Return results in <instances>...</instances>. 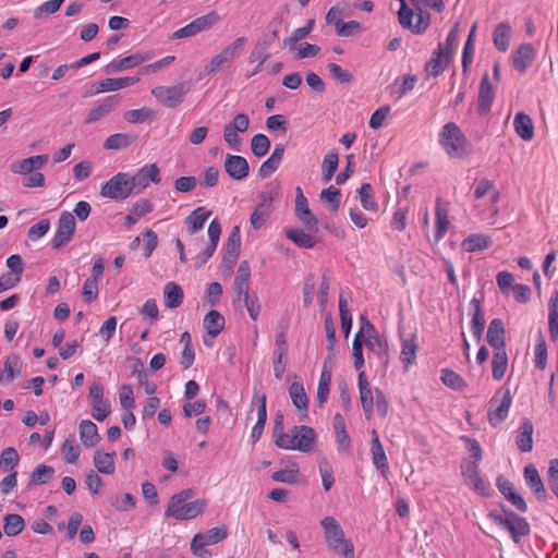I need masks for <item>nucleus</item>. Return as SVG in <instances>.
I'll use <instances>...</instances> for the list:
<instances>
[{"label": "nucleus", "mask_w": 558, "mask_h": 558, "mask_svg": "<svg viewBox=\"0 0 558 558\" xmlns=\"http://www.w3.org/2000/svg\"><path fill=\"white\" fill-rule=\"evenodd\" d=\"M134 194L129 173L119 172L108 180L100 190V195L114 201H124Z\"/></svg>", "instance_id": "nucleus-8"}, {"label": "nucleus", "mask_w": 558, "mask_h": 558, "mask_svg": "<svg viewBox=\"0 0 558 558\" xmlns=\"http://www.w3.org/2000/svg\"><path fill=\"white\" fill-rule=\"evenodd\" d=\"M511 37V27L508 23H499L494 31V44L500 51H506L509 47Z\"/></svg>", "instance_id": "nucleus-48"}, {"label": "nucleus", "mask_w": 558, "mask_h": 558, "mask_svg": "<svg viewBox=\"0 0 558 558\" xmlns=\"http://www.w3.org/2000/svg\"><path fill=\"white\" fill-rule=\"evenodd\" d=\"M270 148V141L265 134H256L252 137L251 149L256 157L265 156Z\"/></svg>", "instance_id": "nucleus-58"}, {"label": "nucleus", "mask_w": 558, "mask_h": 558, "mask_svg": "<svg viewBox=\"0 0 558 558\" xmlns=\"http://www.w3.org/2000/svg\"><path fill=\"white\" fill-rule=\"evenodd\" d=\"M89 399L93 407V416L101 422L110 413V403L104 399V387L100 383H93L89 387Z\"/></svg>", "instance_id": "nucleus-17"}, {"label": "nucleus", "mask_w": 558, "mask_h": 558, "mask_svg": "<svg viewBox=\"0 0 558 558\" xmlns=\"http://www.w3.org/2000/svg\"><path fill=\"white\" fill-rule=\"evenodd\" d=\"M319 197L322 201L329 204L330 209L332 211L338 210L340 203H341V193L333 185H330L329 187L324 189L320 192Z\"/></svg>", "instance_id": "nucleus-59"}, {"label": "nucleus", "mask_w": 558, "mask_h": 558, "mask_svg": "<svg viewBox=\"0 0 558 558\" xmlns=\"http://www.w3.org/2000/svg\"><path fill=\"white\" fill-rule=\"evenodd\" d=\"M339 155L336 150L327 153L322 163V179L325 183L329 182L338 169Z\"/></svg>", "instance_id": "nucleus-45"}, {"label": "nucleus", "mask_w": 558, "mask_h": 558, "mask_svg": "<svg viewBox=\"0 0 558 558\" xmlns=\"http://www.w3.org/2000/svg\"><path fill=\"white\" fill-rule=\"evenodd\" d=\"M4 376L8 380H13L15 377L20 376L22 373V364L16 355H11L4 361Z\"/></svg>", "instance_id": "nucleus-61"}, {"label": "nucleus", "mask_w": 558, "mask_h": 558, "mask_svg": "<svg viewBox=\"0 0 558 558\" xmlns=\"http://www.w3.org/2000/svg\"><path fill=\"white\" fill-rule=\"evenodd\" d=\"M318 470L325 492H328L335 484L333 471L330 462L326 457H320L318 461Z\"/></svg>", "instance_id": "nucleus-52"}, {"label": "nucleus", "mask_w": 558, "mask_h": 558, "mask_svg": "<svg viewBox=\"0 0 558 558\" xmlns=\"http://www.w3.org/2000/svg\"><path fill=\"white\" fill-rule=\"evenodd\" d=\"M25 527V521L22 515L11 513L3 518V531L7 536L19 535Z\"/></svg>", "instance_id": "nucleus-46"}, {"label": "nucleus", "mask_w": 558, "mask_h": 558, "mask_svg": "<svg viewBox=\"0 0 558 558\" xmlns=\"http://www.w3.org/2000/svg\"><path fill=\"white\" fill-rule=\"evenodd\" d=\"M134 194L142 193L150 182L158 184L161 181L160 170L156 163L145 165L135 174L129 173Z\"/></svg>", "instance_id": "nucleus-13"}, {"label": "nucleus", "mask_w": 558, "mask_h": 558, "mask_svg": "<svg viewBox=\"0 0 558 558\" xmlns=\"http://www.w3.org/2000/svg\"><path fill=\"white\" fill-rule=\"evenodd\" d=\"M317 434L307 425H295L287 433H280L275 438L277 447L284 450H298L304 453L313 451L316 445Z\"/></svg>", "instance_id": "nucleus-2"}, {"label": "nucleus", "mask_w": 558, "mask_h": 558, "mask_svg": "<svg viewBox=\"0 0 558 558\" xmlns=\"http://www.w3.org/2000/svg\"><path fill=\"white\" fill-rule=\"evenodd\" d=\"M439 143L451 158H463L470 150L466 137L454 122H448L442 126Z\"/></svg>", "instance_id": "nucleus-5"}, {"label": "nucleus", "mask_w": 558, "mask_h": 558, "mask_svg": "<svg viewBox=\"0 0 558 558\" xmlns=\"http://www.w3.org/2000/svg\"><path fill=\"white\" fill-rule=\"evenodd\" d=\"M189 92L186 83H178L173 86H158L151 89V94L167 108H175Z\"/></svg>", "instance_id": "nucleus-12"}, {"label": "nucleus", "mask_w": 558, "mask_h": 558, "mask_svg": "<svg viewBox=\"0 0 558 558\" xmlns=\"http://www.w3.org/2000/svg\"><path fill=\"white\" fill-rule=\"evenodd\" d=\"M266 395L262 392L257 387L253 389V397L251 401V410L257 408V421H267V409H266Z\"/></svg>", "instance_id": "nucleus-54"}, {"label": "nucleus", "mask_w": 558, "mask_h": 558, "mask_svg": "<svg viewBox=\"0 0 558 558\" xmlns=\"http://www.w3.org/2000/svg\"><path fill=\"white\" fill-rule=\"evenodd\" d=\"M512 403V396L509 388H501L495 392L488 403V422L496 427L508 416Z\"/></svg>", "instance_id": "nucleus-7"}, {"label": "nucleus", "mask_w": 558, "mask_h": 558, "mask_svg": "<svg viewBox=\"0 0 558 558\" xmlns=\"http://www.w3.org/2000/svg\"><path fill=\"white\" fill-rule=\"evenodd\" d=\"M299 474V466L296 463L291 464V468L279 470L272 473L271 478L275 482L293 484L296 482Z\"/></svg>", "instance_id": "nucleus-57"}, {"label": "nucleus", "mask_w": 558, "mask_h": 558, "mask_svg": "<svg viewBox=\"0 0 558 558\" xmlns=\"http://www.w3.org/2000/svg\"><path fill=\"white\" fill-rule=\"evenodd\" d=\"M286 235L289 240L302 248H312L317 243L314 236L301 229H287Z\"/></svg>", "instance_id": "nucleus-44"}, {"label": "nucleus", "mask_w": 558, "mask_h": 558, "mask_svg": "<svg viewBox=\"0 0 558 558\" xmlns=\"http://www.w3.org/2000/svg\"><path fill=\"white\" fill-rule=\"evenodd\" d=\"M184 293L182 288L175 282H168L163 288L165 305L168 308H177L183 302Z\"/></svg>", "instance_id": "nucleus-38"}, {"label": "nucleus", "mask_w": 558, "mask_h": 558, "mask_svg": "<svg viewBox=\"0 0 558 558\" xmlns=\"http://www.w3.org/2000/svg\"><path fill=\"white\" fill-rule=\"evenodd\" d=\"M211 211L205 207H197L185 219L186 230L190 234H194L202 230Z\"/></svg>", "instance_id": "nucleus-32"}, {"label": "nucleus", "mask_w": 558, "mask_h": 558, "mask_svg": "<svg viewBox=\"0 0 558 558\" xmlns=\"http://www.w3.org/2000/svg\"><path fill=\"white\" fill-rule=\"evenodd\" d=\"M54 474V469L50 465L41 464L37 466L29 476V485H41L48 483Z\"/></svg>", "instance_id": "nucleus-53"}, {"label": "nucleus", "mask_w": 558, "mask_h": 558, "mask_svg": "<svg viewBox=\"0 0 558 558\" xmlns=\"http://www.w3.org/2000/svg\"><path fill=\"white\" fill-rule=\"evenodd\" d=\"M497 284L502 293L508 294L510 290L513 291L517 300L523 299V284L512 286L514 277L509 271H500L497 274Z\"/></svg>", "instance_id": "nucleus-40"}, {"label": "nucleus", "mask_w": 558, "mask_h": 558, "mask_svg": "<svg viewBox=\"0 0 558 558\" xmlns=\"http://www.w3.org/2000/svg\"><path fill=\"white\" fill-rule=\"evenodd\" d=\"M250 277H251V267L247 260H242L236 270V276L233 282V290L238 298H241L242 294H246L250 289Z\"/></svg>", "instance_id": "nucleus-30"}, {"label": "nucleus", "mask_w": 558, "mask_h": 558, "mask_svg": "<svg viewBox=\"0 0 558 558\" xmlns=\"http://www.w3.org/2000/svg\"><path fill=\"white\" fill-rule=\"evenodd\" d=\"M328 70L331 77L339 84H351L354 80V76L351 72L337 63H329Z\"/></svg>", "instance_id": "nucleus-60"}, {"label": "nucleus", "mask_w": 558, "mask_h": 558, "mask_svg": "<svg viewBox=\"0 0 558 558\" xmlns=\"http://www.w3.org/2000/svg\"><path fill=\"white\" fill-rule=\"evenodd\" d=\"M247 39L246 37H238L230 45L225 47L219 53L214 56L204 66L207 75L215 74L218 71L227 69L231 65L234 59L243 50Z\"/></svg>", "instance_id": "nucleus-6"}, {"label": "nucleus", "mask_w": 558, "mask_h": 558, "mask_svg": "<svg viewBox=\"0 0 558 558\" xmlns=\"http://www.w3.org/2000/svg\"><path fill=\"white\" fill-rule=\"evenodd\" d=\"M220 21V16L217 12L211 11L205 15H202L193 20L190 24L179 28L170 36V39L177 40L187 37L196 36L197 34L210 29Z\"/></svg>", "instance_id": "nucleus-11"}, {"label": "nucleus", "mask_w": 558, "mask_h": 558, "mask_svg": "<svg viewBox=\"0 0 558 558\" xmlns=\"http://www.w3.org/2000/svg\"><path fill=\"white\" fill-rule=\"evenodd\" d=\"M469 446L468 449L471 452L473 462H466L462 466V474L464 476L466 485L472 487L477 494L482 496H489L493 492L492 486L488 482H485L478 473L477 462L482 459V448L477 440L466 439Z\"/></svg>", "instance_id": "nucleus-4"}, {"label": "nucleus", "mask_w": 558, "mask_h": 558, "mask_svg": "<svg viewBox=\"0 0 558 558\" xmlns=\"http://www.w3.org/2000/svg\"><path fill=\"white\" fill-rule=\"evenodd\" d=\"M324 530L325 542L328 547L335 551L344 555L347 544H353L350 539H345L344 531L333 517H325L320 521Z\"/></svg>", "instance_id": "nucleus-9"}, {"label": "nucleus", "mask_w": 558, "mask_h": 558, "mask_svg": "<svg viewBox=\"0 0 558 558\" xmlns=\"http://www.w3.org/2000/svg\"><path fill=\"white\" fill-rule=\"evenodd\" d=\"M486 340L495 350L505 349V327L500 318H494L487 329Z\"/></svg>", "instance_id": "nucleus-27"}, {"label": "nucleus", "mask_w": 558, "mask_h": 558, "mask_svg": "<svg viewBox=\"0 0 558 558\" xmlns=\"http://www.w3.org/2000/svg\"><path fill=\"white\" fill-rule=\"evenodd\" d=\"M492 243L490 236L483 233H474L463 240L462 247L466 252H476L488 248Z\"/></svg>", "instance_id": "nucleus-41"}, {"label": "nucleus", "mask_w": 558, "mask_h": 558, "mask_svg": "<svg viewBox=\"0 0 558 558\" xmlns=\"http://www.w3.org/2000/svg\"><path fill=\"white\" fill-rule=\"evenodd\" d=\"M371 452L374 465L378 470H387L388 459L385 453L384 447L379 440L378 434L375 429L372 430Z\"/></svg>", "instance_id": "nucleus-33"}, {"label": "nucleus", "mask_w": 558, "mask_h": 558, "mask_svg": "<svg viewBox=\"0 0 558 558\" xmlns=\"http://www.w3.org/2000/svg\"><path fill=\"white\" fill-rule=\"evenodd\" d=\"M357 385L360 389V400L363 411L366 417L369 418L373 414L374 399L372 389L364 372H360Z\"/></svg>", "instance_id": "nucleus-29"}, {"label": "nucleus", "mask_w": 558, "mask_h": 558, "mask_svg": "<svg viewBox=\"0 0 558 558\" xmlns=\"http://www.w3.org/2000/svg\"><path fill=\"white\" fill-rule=\"evenodd\" d=\"M372 193L373 187L369 183H363L357 190L359 198L363 208L366 210L376 211L378 209V205L374 201Z\"/></svg>", "instance_id": "nucleus-55"}, {"label": "nucleus", "mask_w": 558, "mask_h": 558, "mask_svg": "<svg viewBox=\"0 0 558 558\" xmlns=\"http://www.w3.org/2000/svg\"><path fill=\"white\" fill-rule=\"evenodd\" d=\"M448 205L442 202L440 197L436 199V232L434 234L435 241H440L446 234L449 228V218H448Z\"/></svg>", "instance_id": "nucleus-28"}, {"label": "nucleus", "mask_w": 558, "mask_h": 558, "mask_svg": "<svg viewBox=\"0 0 558 558\" xmlns=\"http://www.w3.org/2000/svg\"><path fill=\"white\" fill-rule=\"evenodd\" d=\"M20 461V456L15 448L8 447L2 450L0 456V469L5 471L13 470Z\"/></svg>", "instance_id": "nucleus-56"}, {"label": "nucleus", "mask_w": 558, "mask_h": 558, "mask_svg": "<svg viewBox=\"0 0 558 558\" xmlns=\"http://www.w3.org/2000/svg\"><path fill=\"white\" fill-rule=\"evenodd\" d=\"M228 536V530L225 525L215 526L205 533H197L192 538V547L203 549L206 546L217 544Z\"/></svg>", "instance_id": "nucleus-19"}, {"label": "nucleus", "mask_w": 558, "mask_h": 558, "mask_svg": "<svg viewBox=\"0 0 558 558\" xmlns=\"http://www.w3.org/2000/svg\"><path fill=\"white\" fill-rule=\"evenodd\" d=\"M61 452L66 463H75L80 457V447L74 442L73 439H65L62 445Z\"/></svg>", "instance_id": "nucleus-62"}, {"label": "nucleus", "mask_w": 558, "mask_h": 558, "mask_svg": "<svg viewBox=\"0 0 558 558\" xmlns=\"http://www.w3.org/2000/svg\"><path fill=\"white\" fill-rule=\"evenodd\" d=\"M114 457L116 452L96 450L93 457V462L99 473L113 474L116 471Z\"/></svg>", "instance_id": "nucleus-39"}, {"label": "nucleus", "mask_w": 558, "mask_h": 558, "mask_svg": "<svg viewBox=\"0 0 558 558\" xmlns=\"http://www.w3.org/2000/svg\"><path fill=\"white\" fill-rule=\"evenodd\" d=\"M336 441L342 450L348 451L351 448V439L345 429V422L341 414L337 413L333 417Z\"/></svg>", "instance_id": "nucleus-43"}, {"label": "nucleus", "mask_w": 558, "mask_h": 558, "mask_svg": "<svg viewBox=\"0 0 558 558\" xmlns=\"http://www.w3.org/2000/svg\"><path fill=\"white\" fill-rule=\"evenodd\" d=\"M496 484L499 492L506 499H508L518 509L523 510V498L520 494L515 493L513 484L508 478L500 475L497 477Z\"/></svg>", "instance_id": "nucleus-35"}, {"label": "nucleus", "mask_w": 558, "mask_h": 558, "mask_svg": "<svg viewBox=\"0 0 558 558\" xmlns=\"http://www.w3.org/2000/svg\"><path fill=\"white\" fill-rule=\"evenodd\" d=\"M124 120L129 123H144L155 118V111L150 108L132 109L124 113Z\"/></svg>", "instance_id": "nucleus-51"}, {"label": "nucleus", "mask_w": 558, "mask_h": 558, "mask_svg": "<svg viewBox=\"0 0 558 558\" xmlns=\"http://www.w3.org/2000/svg\"><path fill=\"white\" fill-rule=\"evenodd\" d=\"M274 44L269 37L264 34L260 39L257 41L255 48L250 52L248 61L251 63H254L255 61H259V64L255 68V70L247 75V77H251L255 74H257L262 65L270 58V54L268 53L269 47Z\"/></svg>", "instance_id": "nucleus-24"}, {"label": "nucleus", "mask_w": 558, "mask_h": 558, "mask_svg": "<svg viewBox=\"0 0 558 558\" xmlns=\"http://www.w3.org/2000/svg\"><path fill=\"white\" fill-rule=\"evenodd\" d=\"M416 335L411 333L410 338H401V353L400 360L404 364V367L408 368L412 364L415 363L416 360V351L417 344L415 342Z\"/></svg>", "instance_id": "nucleus-36"}, {"label": "nucleus", "mask_w": 558, "mask_h": 558, "mask_svg": "<svg viewBox=\"0 0 558 558\" xmlns=\"http://www.w3.org/2000/svg\"><path fill=\"white\" fill-rule=\"evenodd\" d=\"M194 496L195 492L192 488H186L174 494L169 500L165 517L185 521L202 514L207 507V500L196 499L191 501Z\"/></svg>", "instance_id": "nucleus-1"}, {"label": "nucleus", "mask_w": 558, "mask_h": 558, "mask_svg": "<svg viewBox=\"0 0 558 558\" xmlns=\"http://www.w3.org/2000/svg\"><path fill=\"white\" fill-rule=\"evenodd\" d=\"M204 327L207 333L215 338L222 331L225 327V318L218 311L211 310L204 318Z\"/></svg>", "instance_id": "nucleus-42"}, {"label": "nucleus", "mask_w": 558, "mask_h": 558, "mask_svg": "<svg viewBox=\"0 0 558 558\" xmlns=\"http://www.w3.org/2000/svg\"><path fill=\"white\" fill-rule=\"evenodd\" d=\"M399 23L402 27L411 29L415 34H422L430 23V16L427 12L418 11L414 13L404 0H401V8L398 12Z\"/></svg>", "instance_id": "nucleus-10"}, {"label": "nucleus", "mask_w": 558, "mask_h": 558, "mask_svg": "<svg viewBox=\"0 0 558 558\" xmlns=\"http://www.w3.org/2000/svg\"><path fill=\"white\" fill-rule=\"evenodd\" d=\"M359 332H362L363 344H365L368 350L379 357L387 359V343L381 339L379 332L371 322H366V327H361Z\"/></svg>", "instance_id": "nucleus-15"}, {"label": "nucleus", "mask_w": 558, "mask_h": 558, "mask_svg": "<svg viewBox=\"0 0 558 558\" xmlns=\"http://www.w3.org/2000/svg\"><path fill=\"white\" fill-rule=\"evenodd\" d=\"M289 395L293 405L306 416L308 399L301 381H293L289 387Z\"/></svg>", "instance_id": "nucleus-37"}, {"label": "nucleus", "mask_w": 558, "mask_h": 558, "mask_svg": "<svg viewBox=\"0 0 558 558\" xmlns=\"http://www.w3.org/2000/svg\"><path fill=\"white\" fill-rule=\"evenodd\" d=\"M440 379L445 386L457 391H462L468 387L465 380L458 373L449 368L441 369Z\"/></svg>", "instance_id": "nucleus-50"}, {"label": "nucleus", "mask_w": 558, "mask_h": 558, "mask_svg": "<svg viewBox=\"0 0 558 558\" xmlns=\"http://www.w3.org/2000/svg\"><path fill=\"white\" fill-rule=\"evenodd\" d=\"M240 299L243 301L250 317L253 320H257L260 312V304L258 302L257 295L255 293L251 294L247 292L246 294H242Z\"/></svg>", "instance_id": "nucleus-63"}, {"label": "nucleus", "mask_w": 558, "mask_h": 558, "mask_svg": "<svg viewBox=\"0 0 558 558\" xmlns=\"http://www.w3.org/2000/svg\"><path fill=\"white\" fill-rule=\"evenodd\" d=\"M80 438L87 448L96 446L100 441L97 425L89 420L82 421L80 424Z\"/></svg>", "instance_id": "nucleus-34"}, {"label": "nucleus", "mask_w": 558, "mask_h": 558, "mask_svg": "<svg viewBox=\"0 0 558 558\" xmlns=\"http://www.w3.org/2000/svg\"><path fill=\"white\" fill-rule=\"evenodd\" d=\"M140 76L109 77L95 84L94 94L116 92L138 83Z\"/></svg>", "instance_id": "nucleus-23"}, {"label": "nucleus", "mask_w": 558, "mask_h": 558, "mask_svg": "<svg viewBox=\"0 0 558 558\" xmlns=\"http://www.w3.org/2000/svg\"><path fill=\"white\" fill-rule=\"evenodd\" d=\"M75 218L71 213L64 211L61 214L58 221V229L51 241L52 248L58 250L71 240L75 230Z\"/></svg>", "instance_id": "nucleus-16"}, {"label": "nucleus", "mask_w": 558, "mask_h": 558, "mask_svg": "<svg viewBox=\"0 0 558 558\" xmlns=\"http://www.w3.org/2000/svg\"><path fill=\"white\" fill-rule=\"evenodd\" d=\"M149 58L150 57L148 53L136 52L121 59L112 60L106 65L105 71L106 73H117L124 70H129L142 64Z\"/></svg>", "instance_id": "nucleus-22"}, {"label": "nucleus", "mask_w": 558, "mask_h": 558, "mask_svg": "<svg viewBox=\"0 0 558 558\" xmlns=\"http://www.w3.org/2000/svg\"><path fill=\"white\" fill-rule=\"evenodd\" d=\"M525 482L538 501L545 502L550 498L535 465L525 466Z\"/></svg>", "instance_id": "nucleus-21"}, {"label": "nucleus", "mask_w": 558, "mask_h": 558, "mask_svg": "<svg viewBox=\"0 0 558 558\" xmlns=\"http://www.w3.org/2000/svg\"><path fill=\"white\" fill-rule=\"evenodd\" d=\"M489 518L496 524L507 530L515 543L520 542L523 530V520L519 515L512 511L504 510V514L490 512Z\"/></svg>", "instance_id": "nucleus-14"}, {"label": "nucleus", "mask_w": 558, "mask_h": 558, "mask_svg": "<svg viewBox=\"0 0 558 558\" xmlns=\"http://www.w3.org/2000/svg\"><path fill=\"white\" fill-rule=\"evenodd\" d=\"M495 98V90L489 82V76L487 73L484 74L480 84L478 90V106L477 111L481 116H486L492 107L493 100Z\"/></svg>", "instance_id": "nucleus-25"}, {"label": "nucleus", "mask_w": 558, "mask_h": 558, "mask_svg": "<svg viewBox=\"0 0 558 558\" xmlns=\"http://www.w3.org/2000/svg\"><path fill=\"white\" fill-rule=\"evenodd\" d=\"M120 104V96L112 95L101 99L97 106L89 110L84 119L85 124L95 123L106 118Z\"/></svg>", "instance_id": "nucleus-18"}, {"label": "nucleus", "mask_w": 558, "mask_h": 558, "mask_svg": "<svg viewBox=\"0 0 558 558\" xmlns=\"http://www.w3.org/2000/svg\"><path fill=\"white\" fill-rule=\"evenodd\" d=\"M472 306V319H471V330L477 342L482 340V336L485 328V318L484 313L481 308V302L478 299L473 298L470 302Z\"/></svg>", "instance_id": "nucleus-31"}, {"label": "nucleus", "mask_w": 558, "mask_h": 558, "mask_svg": "<svg viewBox=\"0 0 558 558\" xmlns=\"http://www.w3.org/2000/svg\"><path fill=\"white\" fill-rule=\"evenodd\" d=\"M508 367V357L506 350H495L492 360V374L494 379H501L505 376V373Z\"/></svg>", "instance_id": "nucleus-49"}, {"label": "nucleus", "mask_w": 558, "mask_h": 558, "mask_svg": "<svg viewBox=\"0 0 558 558\" xmlns=\"http://www.w3.org/2000/svg\"><path fill=\"white\" fill-rule=\"evenodd\" d=\"M547 483L551 493L558 498V459H553L549 462Z\"/></svg>", "instance_id": "nucleus-64"}, {"label": "nucleus", "mask_w": 558, "mask_h": 558, "mask_svg": "<svg viewBox=\"0 0 558 558\" xmlns=\"http://www.w3.org/2000/svg\"><path fill=\"white\" fill-rule=\"evenodd\" d=\"M474 198L477 201L475 208L478 210L482 219L494 225L495 216L498 213L496 204L499 201V191L494 182L488 179L476 181Z\"/></svg>", "instance_id": "nucleus-3"}, {"label": "nucleus", "mask_w": 558, "mask_h": 558, "mask_svg": "<svg viewBox=\"0 0 558 558\" xmlns=\"http://www.w3.org/2000/svg\"><path fill=\"white\" fill-rule=\"evenodd\" d=\"M450 58V51L445 50L444 44H439L437 50L426 64V72L435 77L440 75L446 70Z\"/></svg>", "instance_id": "nucleus-26"}, {"label": "nucleus", "mask_w": 558, "mask_h": 558, "mask_svg": "<svg viewBox=\"0 0 558 558\" xmlns=\"http://www.w3.org/2000/svg\"><path fill=\"white\" fill-rule=\"evenodd\" d=\"M135 136L125 133H116L108 136L104 143L106 149L119 150L129 147L134 141Z\"/></svg>", "instance_id": "nucleus-47"}, {"label": "nucleus", "mask_w": 558, "mask_h": 558, "mask_svg": "<svg viewBox=\"0 0 558 558\" xmlns=\"http://www.w3.org/2000/svg\"><path fill=\"white\" fill-rule=\"evenodd\" d=\"M223 168L228 175L236 181L245 179L250 172L247 160L239 155L228 154L223 162Z\"/></svg>", "instance_id": "nucleus-20"}]
</instances>
